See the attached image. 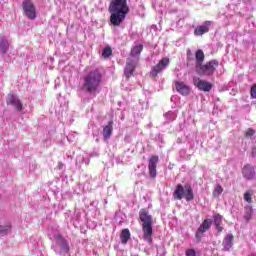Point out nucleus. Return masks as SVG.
Returning a JSON list of instances; mask_svg holds the SVG:
<instances>
[{
    "instance_id": "nucleus-1",
    "label": "nucleus",
    "mask_w": 256,
    "mask_h": 256,
    "mask_svg": "<svg viewBox=\"0 0 256 256\" xmlns=\"http://www.w3.org/2000/svg\"><path fill=\"white\" fill-rule=\"evenodd\" d=\"M108 11L110 13V23L113 27H119L127 15H129V5L127 0H111Z\"/></svg>"
},
{
    "instance_id": "nucleus-2",
    "label": "nucleus",
    "mask_w": 256,
    "mask_h": 256,
    "mask_svg": "<svg viewBox=\"0 0 256 256\" xmlns=\"http://www.w3.org/2000/svg\"><path fill=\"white\" fill-rule=\"evenodd\" d=\"M103 81V74L99 70H92L84 76L83 89L86 93H97L101 82Z\"/></svg>"
},
{
    "instance_id": "nucleus-3",
    "label": "nucleus",
    "mask_w": 256,
    "mask_h": 256,
    "mask_svg": "<svg viewBox=\"0 0 256 256\" xmlns=\"http://www.w3.org/2000/svg\"><path fill=\"white\" fill-rule=\"evenodd\" d=\"M139 219L142 222L143 239L153 243V216L149 214V210L142 208L139 211Z\"/></svg>"
},
{
    "instance_id": "nucleus-4",
    "label": "nucleus",
    "mask_w": 256,
    "mask_h": 256,
    "mask_svg": "<svg viewBox=\"0 0 256 256\" xmlns=\"http://www.w3.org/2000/svg\"><path fill=\"white\" fill-rule=\"evenodd\" d=\"M173 199L174 201L186 199L188 203L189 201H193V199H195L193 188L190 184H186L185 186H183V184H178L173 192Z\"/></svg>"
},
{
    "instance_id": "nucleus-5",
    "label": "nucleus",
    "mask_w": 256,
    "mask_h": 256,
    "mask_svg": "<svg viewBox=\"0 0 256 256\" xmlns=\"http://www.w3.org/2000/svg\"><path fill=\"white\" fill-rule=\"evenodd\" d=\"M217 67H219V61L210 60L205 64H200L199 66H197L196 71L198 75H207L209 77L213 75V73H215V71L217 70Z\"/></svg>"
},
{
    "instance_id": "nucleus-6",
    "label": "nucleus",
    "mask_w": 256,
    "mask_h": 256,
    "mask_svg": "<svg viewBox=\"0 0 256 256\" xmlns=\"http://www.w3.org/2000/svg\"><path fill=\"white\" fill-rule=\"evenodd\" d=\"M23 11L28 19H36L37 10L35 9V4L31 0H24L22 3Z\"/></svg>"
},
{
    "instance_id": "nucleus-7",
    "label": "nucleus",
    "mask_w": 256,
    "mask_h": 256,
    "mask_svg": "<svg viewBox=\"0 0 256 256\" xmlns=\"http://www.w3.org/2000/svg\"><path fill=\"white\" fill-rule=\"evenodd\" d=\"M211 225H213V220L211 219H205L203 220L202 224L199 226L196 232V240L199 243L201 241V237H203V234L206 231H209L211 229Z\"/></svg>"
},
{
    "instance_id": "nucleus-8",
    "label": "nucleus",
    "mask_w": 256,
    "mask_h": 256,
    "mask_svg": "<svg viewBox=\"0 0 256 256\" xmlns=\"http://www.w3.org/2000/svg\"><path fill=\"white\" fill-rule=\"evenodd\" d=\"M193 83L195 87L199 89V91H204V93H209V91L213 89V84H211L210 82H207V80H201V78L199 77H195L193 79Z\"/></svg>"
},
{
    "instance_id": "nucleus-9",
    "label": "nucleus",
    "mask_w": 256,
    "mask_h": 256,
    "mask_svg": "<svg viewBox=\"0 0 256 256\" xmlns=\"http://www.w3.org/2000/svg\"><path fill=\"white\" fill-rule=\"evenodd\" d=\"M6 105H11L12 107H15L16 111H23V103L13 93H8L6 98Z\"/></svg>"
},
{
    "instance_id": "nucleus-10",
    "label": "nucleus",
    "mask_w": 256,
    "mask_h": 256,
    "mask_svg": "<svg viewBox=\"0 0 256 256\" xmlns=\"http://www.w3.org/2000/svg\"><path fill=\"white\" fill-rule=\"evenodd\" d=\"M157 163H159V156L152 155L148 160V171L151 179L157 177Z\"/></svg>"
},
{
    "instance_id": "nucleus-11",
    "label": "nucleus",
    "mask_w": 256,
    "mask_h": 256,
    "mask_svg": "<svg viewBox=\"0 0 256 256\" xmlns=\"http://www.w3.org/2000/svg\"><path fill=\"white\" fill-rule=\"evenodd\" d=\"M174 85L177 93H179L180 95H183L184 97H187V95L191 93V87H189L183 81L175 80Z\"/></svg>"
},
{
    "instance_id": "nucleus-12",
    "label": "nucleus",
    "mask_w": 256,
    "mask_h": 256,
    "mask_svg": "<svg viewBox=\"0 0 256 256\" xmlns=\"http://www.w3.org/2000/svg\"><path fill=\"white\" fill-rule=\"evenodd\" d=\"M167 65H169V58H162L159 63L152 68L150 75L152 77H157V75H159Z\"/></svg>"
},
{
    "instance_id": "nucleus-13",
    "label": "nucleus",
    "mask_w": 256,
    "mask_h": 256,
    "mask_svg": "<svg viewBox=\"0 0 256 256\" xmlns=\"http://www.w3.org/2000/svg\"><path fill=\"white\" fill-rule=\"evenodd\" d=\"M54 239L57 240V243L60 246V251H62L66 255L70 253L71 248L69 247V242H67V239H65L63 235L57 234L56 236H54Z\"/></svg>"
},
{
    "instance_id": "nucleus-14",
    "label": "nucleus",
    "mask_w": 256,
    "mask_h": 256,
    "mask_svg": "<svg viewBox=\"0 0 256 256\" xmlns=\"http://www.w3.org/2000/svg\"><path fill=\"white\" fill-rule=\"evenodd\" d=\"M136 65L135 61L132 59H128L126 62V67L124 68V76L126 79L133 77V73H135Z\"/></svg>"
},
{
    "instance_id": "nucleus-15",
    "label": "nucleus",
    "mask_w": 256,
    "mask_h": 256,
    "mask_svg": "<svg viewBox=\"0 0 256 256\" xmlns=\"http://www.w3.org/2000/svg\"><path fill=\"white\" fill-rule=\"evenodd\" d=\"M212 21H205L204 22V26H198L196 27V29L194 30V35L196 37H201V35H205V33H209V27L212 24Z\"/></svg>"
},
{
    "instance_id": "nucleus-16",
    "label": "nucleus",
    "mask_w": 256,
    "mask_h": 256,
    "mask_svg": "<svg viewBox=\"0 0 256 256\" xmlns=\"http://www.w3.org/2000/svg\"><path fill=\"white\" fill-rule=\"evenodd\" d=\"M242 174L245 179L251 181L252 179H255V168L251 165H246L242 170Z\"/></svg>"
},
{
    "instance_id": "nucleus-17",
    "label": "nucleus",
    "mask_w": 256,
    "mask_h": 256,
    "mask_svg": "<svg viewBox=\"0 0 256 256\" xmlns=\"http://www.w3.org/2000/svg\"><path fill=\"white\" fill-rule=\"evenodd\" d=\"M235 239V237L233 236V234H227L222 242L223 245V251H230L231 247H233V240Z\"/></svg>"
},
{
    "instance_id": "nucleus-18",
    "label": "nucleus",
    "mask_w": 256,
    "mask_h": 256,
    "mask_svg": "<svg viewBox=\"0 0 256 256\" xmlns=\"http://www.w3.org/2000/svg\"><path fill=\"white\" fill-rule=\"evenodd\" d=\"M102 135L105 141L111 139V136L113 135V120L109 121L108 125L103 128Z\"/></svg>"
},
{
    "instance_id": "nucleus-19",
    "label": "nucleus",
    "mask_w": 256,
    "mask_h": 256,
    "mask_svg": "<svg viewBox=\"0 0 256 256\" xmlns=\"http://www.w3.org/2000/svg\"><path fill=\"white\" fill-rule=\"evenodd\" d=\"M9 51V41L3 36V34H0V53L2 55H5Z\"/></svg>"
},
{
    "instance_id": "nucleus-20",
    "label": "nucleus",
    "mask_w": 256,
    "mask_h": 256,
    "mask_svg": "<svg viewBox=\"0 0 256 256\" xmlns=\"http://www.w3.org/2000/svg\"><path fill=\"white\" fill-rule=\"evenodd\" d=\"M120 239H121L122 245H127L129 239H131V232L129 231V229L124 228L121 231Z\"/></svg>"
},
{
    "instance_id": "nucleus-21",
    "label": "nucleus",
    "mask_w": 256,
    "mask_h": 256,
    "mask_svg": "<svg viewBox=\"0 0 256 256\" xmlns=\"http://www.w3.org/2000/svg\"><path fill=\"white\" fill-rule=\"evenodd\" d=\"M223 223V216L217 214L214 216V225L218 231V233H223V227L221 224Z\"/></svg>"
},
{
    "instance_id": "nucleus-22",
    "label": "nucleus",
    "mask_w": 256,
    "mask_h": 256,
    "mask_svg": "<svg viewBox=\"0 0 256 256\" xmlns=\"http://www.w3.org/2000/svg\"><path fill=\"white\" fill-rule=\"evenodd\" d=\"M196 57V68L203 64V61H205V53H203V50L199 49L195 53Z\"/></svg>"
},
{
    "instance_id": "nucleus-23",
    "label": "nucleus",
    "mask_w": 256,
    "mask_h": 256,
    "mask_svg": "<svg viewBox=\"0 0 256 256\" xmlns=\"http://www.w3.org/2000/svg\"><path fill=\"white\" fill-rule=\"evenodd\" d=\"M251 217H253V207L246 206L244 208V219H245L246 223H249L251 221Z\"/></svg>"
},
{
    "instance_id": "nucleus-24",
    "label": "nucleus",
    "mask_w": 256,
    "mask_h": 256,
    "mask_svg": "<svg viewBox=\"0 0 256 256\" xmlns=\"http://www.w3.org/2000/svg\"><path fill=\"white\" fill-rule=\"evenodd\" d=\"M142 51H143V45L139 44V45L132 47L130 55H131V57H139V55H141Z\"/></svg>"
},
{
    "instance_id": "nucleus-25",
    "label": "nucleus",
    "mask_w": 256,
    "mask_h": 256,
    "mask_svg": "<svg viewBox=\"0 0 256 256\" xmlns=\"http://www.w3.org/2000/svg\"><path fill=\"white\" fill-rule=\"evenodd\" d=\"M12 226L10 223H8L5 226L0 225V234L1 235H8V233H11Z\"/></svg>"
},
{
    "instance_id": "nucleus-26",
    "label": "nucleus",
    "mask_w": 256,
    "mask_h": 256,
    "mask_svg": "<svg viewBox=\"0 0 256 256\" xmlns=\"http://www.w3.org/2000/svg\"><path fill=\"white\" fill-rule=\"evenodd\" d=\"M111 55H113V49L109 46L105 47L102 52V57H104V59H108Z\"/></svg>"
},
{
    "instance_id": "nucleus-27",
    "label": "nucleus",
    "mask_w": 256,
    "mask_h": 256,
    "mask_svg": "<svg viewBox=\"0 0 256 256\" xmlns=\"http://www.w3.org/2000/svg\"><path fill=\"white\" fill-rule=\"evenodd\" d=\"M221 193H223V187L221 185H217L214 188L213 197H219L221 195Z\"/></svg>"
},
{
    "instance_id": "nucleus-28",
    "label": "nucleus",
    "mask_w": 256,
    "mask_h": 256,
    "mask_svg": "<svg viewBox=\"0 0 256 256\" xmlns=\"http://www.w3.org/2000/svg\"><path fill=\"white\" fill-rule=\"evenodd\" d=\"M253 196V193H251V191H246L244 193V201H246L247 203H253V199L251 198Z\"/></svg>"
},
{
    "instance_id": "nucleus-29",
    "label": "nucleus",
    "mask_w": 256,
    "mask_h": 256,
    "mask_svg": "<svg viewBox=\"0 0 256 256\" xmlns=\"http://www.w3.org/2000/svg\"><path fill=\"white\" fill-rule=\"evenodd\" d=\"M250 97L251 99H256V83L250 88Z\"/></svg>"
},
{
    "instance_id": "nucleus-30",
    "label": "nucleus",
    "mask_w": 256,
    "mask_h": 256,
    "mask_svg": "<svg viewBox=\"0 0 256 256\" xmlns=\"http://www.w3.org/2000/svg\"><path fill=\"white\" fill-rule=\"evenodd\" d=\"M256 131L253 128H248L245 132V137H253L255 135Z\"/></svg>"
},
{
    "instance_id": "nucleus-31",
    "label": "nucleus",
    "mask_w": 256,
    "mask_h": 256,
    "mask_svg": "<svg viewBox=\"0 0 256 256\" xmlns=\"http://www.w3.org/2000/svg\"><path fill=\"white\" fill-rule=\"evenodd\" d=\"M197 252L195 251V249H188L186 250V256H196Z\"/></svg>"
}]
</instances>
